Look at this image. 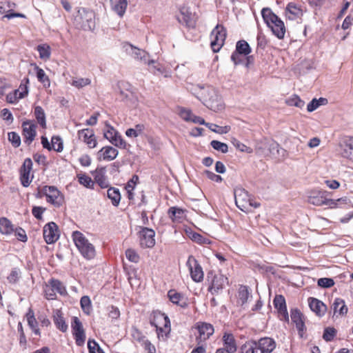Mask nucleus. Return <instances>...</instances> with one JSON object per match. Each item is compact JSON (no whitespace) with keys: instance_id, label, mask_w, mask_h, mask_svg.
Masks as SVG:
<instances>
[{"instance_id":"7ed1b4c3","label":"nucleus","mask_w":353,"mask_h":353,"mask_svg":"<svg viewBox=\"0 0 353 353\" xmlns=\"http://www.w3.org/2000/svg\"><path fill=\"white\" fill-rule=\"evenodd\" d=\"M150 323L156 327L158 338H167L170 332V321L167 315L161 312H154Z\"/></svg>"},{"instance_id":"dca6fc26","label":"nucleus","mask_w":353,"mask_h":353,"mask_svg":"<svg viewBox=\"0 0 353 353\" xmlns=\"http://www.w3.org/2000/svg\"><path fill=\"white\" fill-rule=\"evenodd\" d=\"M43 233L48 244L54 243L59 237L58 226L54 222L47 223L43 228Z\"/></svg>"},{"instance_id":"bb28decb","label":"nucleus","mask_w":353,"mask_h":353,"mask_svg":"<svg viewBox=\"0 0 353 353\" xmlns=\"http://www.w3.org/2000/svg\"><path fill=\"white\" fill-rule=\"evenodd\" d=\"M168 296L170 301L174 304L179 305L183 308L188 306V303L184 297L181 295V294L176 292L174 290H170L168 292Z\"/></svg>"},{"instance_id":"72a5a7b5","label":"nucleus","mask_w":353,"mask_h":353,"mask_svg":"<svg viewBox=\"0 0 353 353\" xmlns=\"http://www.w3.org/2000/svg\"><path fill=\"white\" fill-rule=\"evenodd\" d=\"M54 323L57 327L63 332L68 330V325L66 324L62 313L59 310H57L54 314Z\"/></svg>"},{"instance_id":"774afa93","label":"nucleus","mask_w":353,"mask_h":353,"mask_svg":"<svg viewBox=\"0 0 353 353\" xmlns=\"http://www.w3.org/2000/svg\"><path fill=\"white\" fill-rule=\"evenodd\" d=\"M19 278V270L14 268L12 269L10 274L8 276V279L10 283H15Z\"/></svg>"},{"instance_id":"9b49d317","label":"nucleus","mask_w":353,"mask_h":353,"mask_svg":"<svg viewBox=\"0 0 353 353\" xmlns=\"http://www.w3.org/2000/svg\"><path fill=\"white\" fill-rule=\"evenodd\" d=\"M234 198L236 206L241 211L248 212L251 210L252 200L250 199L247 192L244 190H237L235 192Z\"/></svg>"},{"instance_id":"3c124183","label":"nucleus","mask_w":353,"mask_h":353,"mask_svg":"<svg viewBox=\"0 0 353 353\" xmlns=\"http://www.w3.org/2000/svg\"><path fill=\"white\" fill-rule=\"evenodd\" d=\"M336 330L334 327H326L324 330L323 334V339L325 341H331L333 340L334 336H336Z\"/></svg>"},{"instance_id":"4c0bfd02","label":"nucleus","mask_w":353,"mask_h":353,"mask_svg":"<svg viewBox=\"0 0 353 353\" xmlns=\"http://www.w3.org/2000/svg\"><path fill=\"white\" fill-rule=\"evenodd\" d=\"M235 51L242 55L247 56L251 52V48L246 41L240 40L236 43Z\"/></svg>"},{"instance_id":"2f4dec72","label":"nucleus","mask_w":353,"mask_h":353,"mask_svg":"<svg viewBox=\"0 0 353 353\" xmlns=\"http://www.w3.org/2000/svg\"><path fill=\"white\" fill-rule=\"evenodd\" d=\"M27 321L29 327L36 335H40V330L38 327V322L34 316L32 308H29L26 314Z\"/></svg>"},{"instance_id":"423d86ee","label":"nucleus","mask_w":353,"mask_h":353,"mask_svg":"<svg viewBox=\"0 0 353 353\" xmlns=\"http://www.w3.org/2000/svg\"><path fill=\"white\" fill-rule=\"evenodd\" d=\"M207 280L210 283L208 290L212 294L219 293L223 290L225 285L228 283L226 276L221 274H215L213 271L208 272Z\"/></svg>"},{"instance_id":"052dcab7","label":"nucleus","mask_w":353,"mask_h":353,"mask_svg":"<svg viewBox=\"0 0 353 353\" xmlns=\"http://www.w3.org/2000/svg\"><path fill=\"white\" fill-rule=\"evenodd\" d=\"M110 142L117 147L125 148L126 146L125 141L121 138V135L117 134Z\"/></svg>"},{"instance_id":"aec40b11","label":"nucleus","mask_w":353,"mask_h":353,"mask_svg":"<svg viewBox=\"0 0 353 353\" xmlns=\"http://www.w3.org/2000/svg\"><path fill=\"white\" fill-rule=\"evenodd\" d=\"M196 329L199 334V336L196 337L198 344L208 339L214 333V327L210 323H201L198 324Z\"/></svg>"},{"instance_id":"c85d7f7f","label":"nucleus","mask_w":353,"mask_h":353,"mask_svg":"<svg viewBox=\"0 0 353 353\" xmlns=\"http://www.w3.org/2000/svg\"><path fill=\"white\" fill-rule=\"evenodd\" d=\"M168 214L173 222L180 223L185 216V210L177 207L170 208Z\"/></svg>"},{"instance_id":"49530a36","label":"nucleus","mask_w":353,"mask_h":353,"mask_svg":"<svg viewBox=\"0 0 353 353\" xmlns=\"http://www.w3.org/2000/svg\"><path fill=\"white\" fill-rule=\"evenodd\" d=\"M91 80L88 78H79L73 79L71 82V85L77 88H82L88 85H90Z\"/></svg>"},{"instance_id":"2eb2a0df","label":"nucleus","mask_w":353,"mask_h":353,"mask_svg":"<svg viewBox=\"0 0 353 353\" xmlns=\"http://www.w3.org/2000/svg\"><path fill=\"white\" fill-rule=\"evenodd\" d=\"M181 18L177 17L179 23L185 24L188 28H194L196 26V17L190 10V8L185 5L179 8Z\"/></svg>"},{"instance_id":"864d4df0","label":"nucleus","mask_w":353,"mask_h":353,"mask_svg":"<svg viewBox=\"0 0 353 353\" xmlns=\"http://www.w3.org/2000/svg\"><path fill=\"white\" fill-rule=\"evenodd\" d=\"M131 50L132 56L137 59L142 60L145 59L146 52L137 48L133 47L132 45H129Z\"/></svg>"},{"instance_id":"0eeeda50","label":"nucleus","mask_w":353,"mask_h":353,"mask_svg":"<svg viewBox=\"0 0 353 353\" xmlns=\"http://www.w3.org/2000/svg\"><path fill=\"white\" fill-rule=\"evenodd\" d=\"M227 32L222 25H216L211 32V48L214 52H218L224 44Z\"/></svg>"},{"instance_id":"f3484780","label":"nucleus","mask_w":353,"mask_h":353,"mask_svg":"<svg viewBox=\"0 0 353 353\" xmlns=\"http://www.w3.org/2000/svg\"><path fill=\"white\" fill-rule=\"evenodd\" d=\"M32 169V161L30 158L24 160L23 163L20 169V181L23 187H28L32 182L30 178V174Z\"/></svg>"},{"instance_id":"ddd939ff","label":"nucleus","mask_w":353,"mask_h":353,"mask_svg":"<svg viewBox=\"0 0 353 353\" xmlns=\"http://www.w3.org/2000/svg\"><path fill=\"white\" fill-rule=\"evenodd\" d=\"M72 334L74 336L76 344L82 346L85 341V334L82 323L78 317L74 316L72 321Z\"/></svg>"},{"instance_id":"5701e85b","label":"nucleus","mask_w":353,"mask_h":353,"mask_svg":"<svg viewBox=\"0 0 353 353\" xmlns=\"http://www.w3.org/2000/svg\"><path fill=\"white\" fill-rule=\"evenodd\" d=\"M94 181L101 188H107L110 183L105 176V168H97L94 173Z\"/></svg>"},{"instance_id":"13d9d810","label":"nucleus","mask_w":353,"mask_h":353,"mask_svg":"<svg viewBox=\"0 0 353 353\" xmlns=\"http://www.w3.org/2000/svg\"><path fill=\"white\" fill-rule=\"evenodd\" d=\"M290 317L294 323L303 321V314L296 308L291 310Z\"/></svg>"},{"instance_id":"37998d69","label":"nucleus","mask_w":353,"mask_h":353,"mask_svg":"<svg viewBox=\"0 0 353 353\" xmlns=\"http://www.w3.org/2000/svg\"><path fill=\"white\" fill-rule=\"evenodd\" d=\"M206 127H208L211 131L220 134H227L230 130V127L228 125L219 126L216 124L211 123L206 124Z\"/></svg>"},{"instance_id":"cd10ccee","label":"nucleus","mask_w":353,"mask_h":353,"mask_svg":"<svg viewBox=\"0 0 353 353\" xmlns=\"http://www.w3.org/2000/svg\"><path fill=\"white\" fill-rule=\"evenodd\" d=\"M99 154L103 160L112 161L116 159L119 152L112 146H105L99 150Z\"/></svg>"},{"instance_id":"a18cd8bd","label":"nucleus","mask_w":353,"mask_h":353,"mask_svg":"<svg viewBox=\"0 0 353 353\" xmlns=\"http://www.w3.org/2000/svg\"><path fill=\"white\" fill-rule=\"evenodd\" d=\"M37 50L39 53V57L43 59H48L50 57V49L48 46L39 45L37 46Z\"/></svg>"},{"instance_id":"680f3d73","label":"nucleus","mask_w":353,"mask_h":353,"mask_svg":"<svg viewBox=\"0 0 353 353\" xmlns=\"http://www.w3.org/2000/svg\"><path fill=\"white\" fill-rule=\"evenodd\" d=\"M107 130L104 132V137L111 141L119 132L111 125L107 124Z\"/></svg>"},{"instance_id":"20e7f679","label":"nucleus","mask_w":353,"mask_h":353,"mask_svg":"<svg viewBox=\"0 0 353 353\" xmlns=\"http://www.w3.org/2000/svg\"><path fill=\"white\" fill-rule=\"evenodd\" d=\"M72 236L75 245L84 258L90 260L95 256L96 252L94 245L81 232H73Z\"/></svg>"},{"instance_id":"58836bf2","label":"nucleus","mask_w":353,"mask_h":353,"mask_svg":"<svg viewBox=\"0 0 353 353\" xmlns=\"http://www.w3.org/2000/svg\"><path fill=\"white\" fill-rule=\"evenodd\" d=\"M12 223L5 217L0 219V232L4 234H10L13 231Z\"/></svg>"},{"instance_id":"8fccbe9b","label":"nucleus","mask_w":353,"mask_h":353,"mask_svg":"<svg viewBox=\"0 0 353 353\" xmlns=\"http://www.w3.org/2000/svg\"><path fill=\"white\" fill-rule=\"evenodd\" d=\"M8 140L14 148H18L21 145V138L15 132H10L8 134Z\"/></svg>"},{"instance_id":"69168bd1","label":"nucleus","mask_w":353,"mask_h":353,"mask_svg":"<svg viewBox=\"0 0 353 353\" xmlns=\"http://www.w3.org/2000/svg\"><path fill=\"white\" fill-rule=\"evenodd\" d=\"M204 174L207 176L208 179L217 183H220L223 180L222 177L220 175L216 174L215 173L210 170L204 171Z\"/></svg>"},{"instance_id":"f704fd0d","label":"nucleus","mask_w":353,"mask_h":353,"mask_svg":"<svg viewBox=\"0 0 353 353\" xmlns=\"http://www.w3.org/2000/svg\"><path fill=\"white\" fill-rule=\"evenodd\" d=\"M50 287L54 290V292H58L61 295L65 296L67 294V290L65 285L59 280L56 279H51L48 281Z\"/></svg>"},{"instance_id":"a878e982","label":"nucleus","mask_w":353,"mask_h":353,"mask_svg":"<svg viewBox=\"0 0 353 353\" xmlns=\"http://www.w3.org/2000/svg\"><path fill=\"white\" fill-rule=\"evenodd\" d=\"M110 2L112 10L119 17H123L128 6L127 0H110Z\"/></svg>"},{"instance_id":"de8ad7c7","label":"nucleus","mask_w":353,"mask_h":353,"mask_svg":"<svg viewBox=\"0 0 353 353\" xmlns=\"http://www.w3.org/2000/svg\"><path fill=\"white\" fill-rule=\"evenodd\" d=\"M210 145L214 150L221 151L222 153H226L228 151V145L221 141L213 140L211 141Z\"/></svg>"},{"instance_id":"393cba45","label":"nucleus","mask_w":353,"mask_h":353,"mask_svg":"<svg viewBox=\"0 0 353 353\" xmlns=\"http://www.w3.org/2000/svg\"><path fill=\"white\" fill-rule=\"evenodd\" d=\"M308 302L311 310L320 316L324 315L327 307L322 301L317 299L310 297L308 299Z\"/></svg>"},{"instance_id":"bf43d9fd","label":"nucleus","mask_w":353,"mask_h":353,"mask_svg":"<svg viewBox=\"0 0 353 353\" xmlns=\"http://www.w3.org/2000/svg\"><path fill=\"white\" fill-rule=\"evenodd\" d=\"M126 258L131 262L138 263L139 261V254L132 249H128L125 251Z\"/></svg>"},{"instance_id":"6e6d98bb","label":"nucleus","mask_w":353,"mask_h":353,"mask_svg":"<svg viewBox=\"0 0 353 353\" xmlns=\"http://www.w3.org/2000/svg\"><path fill=\"white\" fill-rule=\"evenodd\" d=\"M79 182L80 184L88 188H93V185H94V182L92 180V179L90 176L84 174L79 176Z\"/></svg>"},{"instance_id":"0e129e2a","label":"nucleus","mask_w":353,"mask_h":353,"mask_svg":"<svg viewBox=\"0 0 353 353\" xmlns=\"http://www.w3.org/2000/svg\"><path fill=\"white\" fill-rule=\"evenodd\" d=\"M46 208L39 206H34L32 210V215L38 220L42 219L43 213L46 211Z\"/></svg>"},{"instance_id":"c9c22d12","label":"nucleus","mask_w":353,"mask_h":353,"mask_svg":"<svg viewBox=\"0 0 353 353\" xmlns=\"http://www.w3.org/2000/svg\"><path fill=\"white\" fill-rule=\"evenodd\" d=\"M37 123L42 128H46V116L44 110L41 106H36L34 111Z\"/></svg>"},{"instance_id":"6e6552de","label":"nucleus","mask_w":353,"mask_h":353,"mask_svg":"<svg viewBox=\"0 0 353 353\" xmlns=\"http://www.w3.org/2000/svg\"><path fill=\"white\" fill-rule=\"evenodd\" d=\"M327 192L326 191L312 190L309 193L307 201L316 206L326 205L332 207L334 201H332L331 199H327Z\"/></svg>"},{"instance_id":"5fc2aeb1","label":"nucleus","mask_w":353,"mask_h":353,"mask_svg":"<svg viewBox=\"0 0 353 353\" xmlns=\"http://www.w3.org/2000/svg\"><path fill=\"white\" fill-rule=\"evenodd\" d=\"M287 103L290 106H295L299 108H302L305 105V102L297 95H294L293 97L288 99Z\"/></svg>"},{"instance_id":"39448f33","label":"nucleus","mask_w":353,"mask_h":353,"mask_svg":"<svg viewBox=\"0 0 353 353\" xmlns=\"http://www.w3.org/2000/svg\"><path fill=\"white\" fill-rule=\"evenodd\" d=\"M94 12L85 8H81L78 10L76 21L80 28L84 30H92L95 27Z\"/></svg>"},{"instance_id":"f257e3e1","label":"nucleus","mask_w":353,"mask_h":353,"mask_svg":"<svg viewBox=\"0 0 353 353\" xmlns=\"http://www.w3.org/2000/svg\"><path fill=\"white\" fill-rule=\"evenodd\" d=\"M204 105L214 112H218L224 108V104L217 90L212 86L203 88L201 99Z\"/></svg>"},{"instance_id":"412c9836","label":"nucleus","mask_w":353,"mask_h":353,"mask_svg":"<svg viewBox=\"0 0 353 353\" xmlns=\"http://www.w3.org/2000/svg\"><path fill=\"white\" fill-rule=\"evenodd\" d=\"M78 136L79 139L85 143L90 148H94L97 145V140L93 131L90 129H83L79 130Z\"/></svg>"},{"instance_id":"4be33fe9","label":"nucleus","mask_w":353,"mask_h":353,"mask_svg":"<svg viewBox=\"0 0 353 353\" xmlns=\"http://www.w3.org/2000/svg\"><path fill=\"white\" fill-rule=\"evenodd\" d=\"M223 347L218 350H223L229 353L236 352L237 346L234 336L231 333H224L223 336Z\"/></svg>"},{"instance_id":"473e14b6","label":"nucleus","mask_w":353,"mask_h":353,"mask_svg":"<svg viewBox=\"0 0 353 353\" xmlns=\"http://www.w3.org/2000/svg\"><path fill=\"white\" fill-rule=\"evenodd\" d=\"M334 314L338 313L339 315H345L347 312V307L345 301L340 298L335 299L332 305Z\"/></svg>"},{"instance_id":"f03ea898","label":"nucleus","mask_w":353,"mask_h":353,"mask_svg":"<svg viewBox=\"0 0 353 353\" xmlns=\"http://www.w3.org/2000/svg\"><path fill=\"white\" fill-rule=\"evenodd\" d=\"M261 15L267 26L271 29L272 33L279 39L284 38L285 27L283 21L269 8H264L261 10Z\"/></svg>"},{"instance_id":"e433bc0d","label":"nucleus","mask_w":353,"mask_h":353,"mask_svg":"<svg viewBox=\"0 0 353 353\" xmlns=\"http://www.w3.org/2000/svg\"><path fill=\"white\" fill-rule=\"evenodd\" d=\"M107 196L111 200L114 206L119 205L121 196L118 188H110L107 191Z\"/></svg>"},{"instance_id":"6ab92c4d","label":"nucleus","mask_w":353,"mask_h":353,"mask_svg":"<svg viewBox=\"0 0 353 353\" xmlns=\"http://www.w3.org/2000/svg\"><path fill=\"white\" fill-rule=\"evenodd\" d=\"M273 303L274 307L277 310L279 316H281V319L288 322L289 315L287 310L286 303L284 296L283 295H276Z\"/></svg>"},{"instance_id":"9d476101","label":"nucleus","mask_w":353,"mask_h":353,"mask_svg":"<svg viewBox=\"0 0 353 353\" xmlns=\"http://www.w3.org/2000/svg\"><path fill=\"white\" fill-rule=\"evenodd\" d=\"M186 265L190 270L192 279L196 283L202 281L203 272L198 261L194 256H190Z\"/></svg>"},{"instance_id":"1a4fd4ad","label":"nucleus","mask_w":353,"mask_h":353,"mask_svg":"<svg viewBox=\"0 0 353 353\" xmlns=\"http://www.w3.org/2000/svg\"><path fill=\"white\" fill-rule=\"evenodd\" d=\"M41 193L47 198V201L55 207H59L63 202V196L59 190L54 186L45 185Z\"/></svg>"},{"instance_id":"a19ab883","label":"nucleus","mask_w":353,"mask_h":353,"mask_svg":"<svg viewBox=\"0 0 353 353\" xmlns=\"http://www.w3.org/2000/svg\"><path fill=\"white\" fill-rule=\"evenodd\" d=\"M35 70L37 71V77L38 81L43 83L45 87H49L50 85V79L46 74L44 70L39 68L37 65L35 66Z\"/></svg>"},{"instance_id":"79ce46f5","label":"nucleus","mask_w":353,"mask_h":353,"mask_svg":"<svg viewBox=\"0 0 353 353\" xmlns=\"http://www.w3.org/2000/svg\"><path fill=\"white\" fill-rule=\"evenodd\" d=\"M80 305L83 312L86 314H90L92 311V303L88 296H83L80 300Z\"/></svg>"},{"instance_id":"338daca9","label":"nucleus","mask_w":353,"mask_h":353,"mask_svg":"<svg viewBox=\"0 0 353 353\" xmlns=\"http://www.w3.org/2000/svg\"><path fill=\"white\" fill-rule=\"evenodd\" d=\"M109 317L112 319H117L120 316V311L118 307L111 305L109 307Z\"/></svg>"},{"instance_id":"f8f14e48","label":"nucleus","mask_w":353,"mask_h":353,"mask_svg":"<svg viewBox=\"0 0 353 353\" xmlns=\"http://www.w3.org/2000/svg\"><path fill=\"white\" fill-rule=\"evenodd\" d=\"M139 236L142 248H151L155 245V232L150 228L139 227Z\"/></svg>"},{"instance_id":"4d7b16f0","label":"nucleus","mask_w":353,"mask_h":353,"mask_svg":"<svg viewBox=\"0 0 353 353\" xmlns=\"http://www.w3.org/2000/svg\"><path fill=\"white\" fill-rule=\"evenodd\" d=\"M317 284L323 288H329L334 285V281L331 278H321L318 280Z\"/></svg>"},{"instance_id":"ea45409f","label":"nucleus","mask_w":353,"mask_h":353,"mask_svg":"<svg viewBox=\"0 0 353 353\" xmlns=\"http://www.w3.org/2000/svg\"><path fill=\"white\" fill-rule=\"evenodd\" d=\"M29 83V79L28 78H24L19 85V88L18 90H16V93L19 92V99H23L28 94V85Z\"/></svg>"},{"instance_id":"a211bd4d","label":"nucleus","mask_w":353,"mask_h":353,"mask_svg":"<svg viewBox=\"0 0 353 353\" xmlns=\"http://www.w3.org/2000/svg\"><path fill=\"white\" fill-rule=\"evenodd\" d=\"M256 353H271L276 348V343L270 337H264L256 341Z\"/></svg>"},{"instance_id":"e2e57ef3","label":"nucleus","mask_w":353,"mask_h":353,"mask_svg":"<svg viewBox=\"0 0 353 353\" xmlns=\"http://www.w3.org/2000/svg\"><path fill=\"white\" fill-rule=\"evenodd\" d=\"M179 115L183 120L191 121L194 114L190 110L182 108L179 111Z\"/></svg>"},{"instance_id":"7c9ffc66","label":"nucleus","mask_w":353,"mask_h":353,"mask_svg":"<svg viewBox=\"0 0 353 353\" xmlns=\"http://www.w3.org/2000/svg\"><path fill=\"white\" fill-rule=\"evenodd\" d=\"M252 295L245 285H241L238 290V300L237 303L241 306H243L248 301Z\"/></svg>"},{"instance_id":"c03bdc74","label":"nucleus","mask_w":353,"mask_h":353,"mask_svg":"<svg viewBox=\"0 0 353 353\" xmlns=\"http://www.w3.org/2000/svg\"><path fill=\"white\" fill-rule=\"evenodd\" d=\"M52 150L56 152H61L63 149V141L60 137L54 136L51 139Z\"/></svg>"},{"instance_id":"b1692460","label":"nucleus","mask_w":353,"mask_h":353,"mask_svg":"<svg viewBox=\"0 0 353 353\" xmlns=\"http://www.w3.org/2000/svg\"><path fill=\"white\" fill-rule=\"evenodd\" d=\"M342 150L341 155L344 158L351 159L353 157V137L344 139L341 143Z\"/></svg>"},{"instance_id":"09e8293b","label":"nucleus","mask_w":353,"mask_h":353,"mask_svg":"<svg viewBox=\"0 0 353 353\" xmlns=\"http://www.w3.org/2000/svg\"><path fill=\"white\" fill-rule=\"evenodd\" d=\"M88 348L90 353H104L99 345L94 340H88Z\"/></svg>"},{"instance_id":"c756f323","label":"nucleus","mask_w":353,"mask_h":353,"mask_svg":"<svg viewBox=\"0 0 353 353\" xmlns=\"http://www.w3.org/2000/svg\"><path fill=\"white\" fill-rule=\"evenodd\" d=\"M4 7H6L7 14H5L2 19L7 18L8 19H12L14 17H20V18H26V15L22 13L14 12L13 11V8H15L16 4L10 1H3Z\"/></svg>"},{"instance_id":"4468645a","label":"nucleus","mask_w":353,"mask_h":353,"mask_svg":"<svg viewBox=\"0 0 353 353\" xmlns=\"http://www.w3.org/2000/svg\"><path fill=\"white\" fill-rule=\"evenodd\" d=\"M23 132L22 135L23 137V142L30 145L37 135V125L33 123L32 121L26 120L22 123Z\"/></svg>"},{"instance_id":"603ef678","label":"nucleus","mask_w":353,"mask_h":353,"mask_svg":"<svg viewBox=\"0 0 353 353\" xmlns=\"http://www.w3.org/2000/svg\"><path fill=\"white\" fill-rule=\"evenodd\" d=\"M286 10L295 17H299L302 15V10L296 7L295 3L292 2L288 4Z\"/></svg>"}]
</instances>
